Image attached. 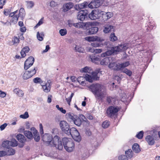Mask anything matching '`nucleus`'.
Instances as JSON below:
<instances>
[{"label": "nucleus", "instance_id": "43", "mask_svg": "<svg viewBox=\"0 0 160 160\" xmlns=\"http://www.w3.org/2000/svg\"><path fill=\"white\" fill-rule=\"evenodd\" d=\"M123 72L126 73L129 76H131L132 74V71L127 68L124 69L123 71Z\"/></svg>", "mask_w": 160, "mask_h": 160}, {"label": "nucleus", "instance_id": "55", "mask_svg": "<svg viewBox=\"0 0 160 160\" xmlns=\"http://www.w3.org/2000/svg\"><path fill=\"white\" fill-rule=\"evenodd\" d=\"M85 38L86 40L88 41L89 42L94 41V37L89 36L86 37Z\"/></svg>", "mask_w": 160, "mask_h": 160}, {"label": "nucleus", "instance_id": "25", "mask_svg": "<svg viewBox=\"0 0 160 160\" xmlns=\"http://www.w3.org/2000/svg\"><path fill=\"white\" fill-rule=\"evenodd\" d=\"M16 138L19 142H25L26 139L25 136L21 134H18L16 136Z\"/></svg>", "mask_w": 160, "mask_h": 160}, {"label": "nucleus", "instance_id": "45", "mask_svg": "<svg viewBox=\"0 0 160 160\" xmlns=\"http://www.w3.org/2000/svg\"><path fill=\"white\" fill-rule=\"evenodd\" d=\"M109 125V122L108 121H105L102 124V126L103 128H107Z\"/></svg>", "mask_w": 160, "mask_h": 160}, {"label": "nucleus", "instance_id": "60", "mask_svg": "<svg viewBox=\"0 0 160 160\" xmlns=\"http://www.w3.org/2000/svg\"><path fill=\"white\" fill-rule=\"evenodd\" d=\"M69 117L70 118L72 119L73 121L74 119L76 117H77V116H73L71 113H69L68 114Z\"/></svg>", "mask_w": 160, "mask_h": 160}, {"label": "nucleus", "instance_id": "27", "mask_svg": "<svg viewBox=\"0 0 160 160\" xmlns=\"http://www.w3.org/2000/svg\"><path fill=\"white\" fill-rule=\"evenodd\" d=\"M110 61L109 58H105L101 60L100 62V64L103 66L107 65L110 62Z\"/></svg>", "mask_w": 160, "mask_h": 160}, {"label": "nucleus", "instance_id": "31", "mask_svg": "<svg viewBox=\"0 0 160 160\" xmlns=\"http://www.w3.org/2000/svg\"><path fill=\"white\" fill-rule=\"evenodd\" d=\"M125 153V156L128 158H131L133 157V153L131 149H128V150L126 151Z\"/></svg>", "mask_w": 160, "mask_h": 160}, {"label": "nucleus", "instance_id": "16", "mask_svg": "<svg viewBox=\"0 0 160 160\" xmlns=\"http://www.w3.org/2000/svg\"><path fill=\"white\" fill-rule=\"evenodd\" d=\"M101 5L100 2L98 0L92 1L88 5V7L90 8H97Z\"/></svg>", "mask_w": 160, "mask_h": 160}, {"label": "nucleus", "instance_id": "61", "mask_svg": "<svg viewBox=\"0 0 160 160\" xmlns=\"http://www.w3.org/2000/svg\"><path fill=\"white\" fill-rule=\"evenodd\" d=\"M24 51L26 53H28L29 51V48L28 47L26 46L25 47L23 48H22Z\"/></svg>", "mask_w": 160, "mask_h": 160}, {"label": "nucleus", "instance_id": "22", "mask_svg": "<svg viewBox=\"0 0 160 160\" xmlns=\"http://www.w3.org/2000/svg\"><path fill=\"white\" fill-rule=\"evenodd\" d=\"M146 140L148 142L149 145H152L155 143V141L153 137L150 135H148L146 138Z\"/></svg>", "mask_w": 160, "mask_h": 160}, {"label": "nucleus", "instance_id": "19", "mask_svg": "<svg viewBox=\"0 0 160 160\" xmlns=\"http://www.w3.org/2000/svg\"><path fill=\"white\" fill-rule=\"evenodd\" d=\"M88 4L87 2H85L82 3L75 5L74 8L76 10H79L82 9L87 8L88 7Z\"/></svg>", "mask_w": 160, "mask_h": 160}, {"label": "nucleus", "instance_id": "62", "mask_svg": "<svg viewBox=\"0 0 160 160\" xmlns=\"http://www.w3.org/2000/svg\"><path fill=\"white\" fill-rule=\"evenodd\" d=\"M42 19V18L40 19V20L39 21L37 24L34 27V28H37L43 22Z\"/></svg>", "mask_w": 160, "mask_h": 160}, {"label": "nucleus", "instance_id": "44", "mask_svg": "<svg viewBox=\"0 0 160 160\" xmlns=\"http://www.w3.org/2000/svg\"><path fill=\"white\" fill-rule=\"evenodd\" d=\"M74 95V93H72L71 94L70 96L68 98H66V100L67 102L68 105H70V102L71 101Z\"/></svg>", "mask_w": 160, "mask_h": 160}, {"label": "nucleus", "instance_id": "11", "mask_svg": "<svg viewBox=\"0 0 160 160\" xmlns=\"http://www.w3.org/2000/svg\"><path fill=\"white\" fill-rule=\"evenodd\" d=\"M34 62V58L30 56L26 59L24 62V69L25 70H27L32 66Z\"/></svg>", "mask_w": 160, "mask_h": 160}, {"label": "nucleus", "instance_id": "58", "mask_svg": "<svg viewBox=\"0 0 160 160\" xmlns=\"http://www.w3.org/2000/svg\"><path fill=\"white\" fill-rule=\"evenodd\" d=\"M40 132L41 133V135L43 134V126L41 123L39 124Z\"/></svg>", "mask_w": 160, "mask_h": 160}, {"label": "nucleus", "instance_id": "4", "mask_svg": "<svg viewBox=\"0 0 160 160\" xmlns=\"http://www.w3.org/2000/svg\"><path fill=\"white\" fill-rule=\"evenodd\" d=\"M128 48V47L126 44H121L117 47H113L111 50L102 53L101 56L102 57H104L106 56L110 55L115 52L124 51L127 50Z\"/></svg>", "mask_w": 160, "mask_h": 160}, {"label": "nucleus", "instance_id": "8", "mask_svg": "<svg viewBox=\"0 0 160 160\" xmlns=\"http://www.w3.org/2000/svg\"><path fill=\"white\" fill-rule=\"evenodd\" d=\"M119 110L118 107L111 106L108 108L106 112L109 117L111 118H115L117 116Z\"/></svg>", "mask_w": 160, "mask_h": 160}, {"label": "nucleus", "instance_id": "13", "mask_svg": "<svg viewBox=\"0 0 160 160\" xmlns=\"http://www.w3.org/2000/svg\"><path fill=\"white\" fill-rule=\"evenodd\" d=\"M88 15V11L87 10H81L78 13L77 18L79 20L83 21L87 17Z\"/></svg>", "mask_w": 160, "mask_h": 160}, {"label": "nucleus", "instance_id": "42", "mask_svg": "<svg viewBox=\"0 0 160 160\" xmlns=\"http://www.w3.org/2000/svg\"><path fill=\"white\" fill-rule=\"evenodd\" d=\"M91 143L92 147L94 148H96L98 146V142L96 139H94L92 141H91Z\"/></svg>", "mask_w": 160, "mask_h": 160}, {"label": "nucleus", "instance_id": "37", "mask_svg": "<svg viewBox=\"0 0 160 160\" xmlns=\"http://www.w3.org/2000/svg\"><path fill=\"white\" fill-rule=\"evenodd\" d=\"M80 71L82 72L89 73L91 71V68L88 67H86L84 68H82L81 69Z\"/></svg>", "mask_w": 160, "mask_h": 160}, {"label": "nucleus", "instance_id": "14", "mask_svg": "<svg viewBox=\"0 0 160 160\" xmlns=\"http://www.w3.org/2000/svg\"><path fill=\"white\" fill-rule=\"evenodd\" d=\"M51 81L49 80L45 83L44 84L43 83L41 84L42 88L45 92L48 93L50 91L51 86Z\"/></svg>", "mask_w": 160, "mask_h": 160}, {"label": "nucleus", "instance_id": "3", "mask_svg": "<svg viewBox=\"0 0 160 160\" xmlns=\"http://www.w3.org/2000/svg\"><path fill=\"white\" fill-rule=\"evenodd\" d=\"M100 71V69H98L95 71L92 72V76L87 74L85 78L83 77L80 76L77 78L78 82L81 85H84L85 84V80L89 82H92L93 80H98L99 77L98 76V74Z\"/></svg>", "mask_w": 160, "mask_h": 160}, {"label": "nucleus", "instance_id": "36", "mask_svg": "<svg viewBox=\"0 0 160 160\" xmlns=\"http://www.w3.org/2000/svg\"><path fill=\"white\" fill-rule=\"evenodd\" d=\"M109 38L110 40L112 42L115 41L118 39L117 37L115 35L114 33H111L110 35Z\"/></svg>", "mask_w": 160, "mask_h": 160}, {"label": "nucleus", "instance_id": "1", "mask_svg": "<svg viewBox=\"0 0 160 160\" xmlns=\"http://www.w3.org/2000/svg\"><path fill=\"white\" fill-rule=\"evenodd\" d=\"M88 88L98 100H102L106 95V88L102 84L98 83L93 84L89 86Z\"/></svg>", "mask_w": 160, "mask_h": 160}, {"label": "nucleus", "instance_id": "30", "mask_svg": "<svg viewBox=\"0 0 160 160\" xmlns=\"http://www.w3.org/2000/svg\"><path fill=\"white\" fill-rule=\"evenodd\" d=\"M86 23V22L84 23L82 22H79L77 23H73V25L76 28H83V26L85 28V24Z\"/></svg>", "mask_w": 160, "mask_h": 160}, {"label": "nucleus", "instance_id": "23", "mask_svg": "<svg viewBox=\"0 0 160 160\" xmlns=\"http://www.w3.org/2000/svg\"><path fill=\"white\" fill-rule=\"evenodd\" d=\"M90 58L92 62L96 64H97L98 62L101 60L100 57L93 55H90Z\"/></svg>", "mask_w": 160, "mask_h": 160}, {"label": "nucleus", "instance_id": "38", "mask_svg": "<svg viewBox=\"0 0 160 160\" xmlns=\"http://www.w3.org/2000/svg\"><path fill=\"white\" fill-rule=\"evenodd\" d=\"M9 144L10 146L15 147L18 145V142L15 139H12V141H10Z\"/></svg>", "mask_w": 160, "mask_h": 160}, {"label": "nucleus", "instance_id": "64", "mask_svg": "<svg viewBox=\"0 0 160 160\" xmlns=\"http://www.w3.org/2000/svg\"><path fill=\"white\" fill-rule=\"evenodd\" d=\"M49 49L50 47L49 45H46V46L45 49L42 51V53H43L47 52L48 51V50Z\"/></svg>", "mask_w": 160, "mask_h": 160}, {"label": "nucleus", "instance_id": "18", "mask_svg": "<svg viewBox=\"0 0 160 160\" xmlns=\"http://www.w3.org/2000/svg\"><path fill=\"white\" fill-rule=\"evenodd\" d=\"M108 67L113 70L114 71H120L119 63H117L116 62L110 63L108 66Z\"/></svg>", "mask_w": 160, "mask_h": 160}, {"label": "nucleus", "instance_id": "57", "mask_svg": "<svg viewBox=\"0 0 160 160\" xmlns=\"http://www.w3.org/2000/svg\"><path fill=\"white\" fill-rule=\"evenodd\" d=\"M7 152L5 151H0V157H3L6 155Z\"/></svg>", "mask_w": 160, "mask_h": 160}, {"label": "nucleus", "instance_id": "52", "mask_svg": "<svg viewBox=\"0 0 160 160\" xmlns=\"http://www.w3.org/2000/svg\"><path fill=\"white\" fill-rule=\"evenodd\" d=\"M114 79L115 80L117 81V82L118 83H119L120 82L121 78L118 75H115L114 77Z\"/></svg>", "mask_w": 160, "mask_h": 160}, {"label": "nucleus", "instance_id": "33", "mask_svg": "<svg viewBox=\"0 0 160 160\" xmlns=\"http://www.w3.org/2000/svg\"><path fill=\"white\" fill-rule=\"evenodd\" d=\"M120 71L122 70V69L123 68H125L126 67L128 66L130 63L129 61H127L126 62H123L122 63L120 64Z\"/></svg>", "mask_w": 160, "mask_h": 160}, {"label": "nucleus", "instance_id": "29", "mask_svg": "<svg viewBox=\"0 0 160 160\" xmlns=\"http://www.w3.org/2000/svg\"><path fill=\"white\" fill-rule=\"evenodd\" d=\"M7 149H8V150H6L7 151V155H12L15 154V150L11 147H9Z\"/></svg>", "mask_w": 160, "mask_h": 160}, {"label": "nucleus", "instance_id": "9", "mask_svg": "<svg viewBox=\"0 0 160 160\" xmlns=\"http://www.w3.org/2000/svg\"><path fill=\"white\" fill-rule=\"evenodd\" d=\"M102 11L101 10L96 9L93 10L89 14V17L90 19L92 20L100 19L102 14Z\"/></svg>", "mask_w": 160, "mask_h": 160}, {"label": "nucleus", "instance_id": "49", "mask_svg": "<svg viewBox=\"0 0 160 160\" xmlns=\"http://www.w3.org/2000/svg\"><path fill=\"white\" fill-rule=\"evenodd\" d=\"M59 33L62 36L65 35L67 33V31L65 29H61L59 30Z\"/></svg>", "mask_w": 160, "mask_h": 160}, {"label": "nucleus", "instance_id": "53", "mask_svg": "<svg viewBox=\"0 0 160 160\" xmlns=\"http://www.w3.org/2000/svg\"><path fill=\"white\" fill-rule=\"evenodd\" d=\"M119 160H128L126 156L124 155H121L118 157Z\"/></svg>", "mask_w": 160, "mask_h": 160}, {"label": "nucleus", "instance_id": "40", "mask_svg": "<svg viewBox=\"0 0 160 160\" xmlns=\"http://www.w3.org/2000/svg\"><path fill=\"white\" fill-rule=\"evenodd\" d=\"M19 16L18 15H14L11 19V22L15 23L17 22Z\"/></svg>", "mask_w": 160, "mask_h": 160}, {"label": "nucleus", "instance_id": "50", "mask_svg": "<svg viewBox=\"0 0 160 160\" xmlns=\"http://www.w3.org/2000/svg\"><path fill=\"white\" fill-rule=\"evenodd\" d=\"M12 41L13 43V44H15L19 42V38L17 37H14L12 39Z\"/></svg>", "mask_w": 160, "mask_h": 160}, {"label": "nucleus", "instance_id": "6", "mask_svg": "<svg viewBox=\"0 0 160 160\" xmlns=\"http://www.w3.org/2000/svg\"><path fill=\"white\" fill-rule=\"evenodd\" d=\"M85 28L86 30V33L88 35L95 34L98 30V28L94 26L92 22H86Z\"/></svg>", "mask_w": 160, "mask_h": 160}, {"label": "nucleus", "instance_id": "24", "mask_svg": "<svg viewBox=\"0 0 160 160\" xmlns=\"http://www.w3.org/2000/svg\"><path fill=\"white\" fill-rule=\"evenodd\" d=\"M132 150L136 153H138L141 151L139 144L137 143L134 144L132 145Z\"/></svg>", "mask_w": 160, "mask_h": 160}, {"label": "nucleus", "instance_id": "35", "mask_svg": "<svg viewBox=\"0 0 160 160\" xmlns=\"http://www.w3.org/2000/svg\"><path fill=\"white\" fill-rule=\"evenodd\" d=\"M9 142L10 141L8 140L3 141L2 144V147L7 148L10 147Z\"/></svg>", "mask_w": 160, "mask_h": 160}, {"label": "nucleus", "instance_id": "12", "mask_svg": "<svg viewBox=\"0 0 160 160\" xmlns=\"http://www.w3.org/2000/svg\"><path fill=\"white\" fill-rule=\"evenodd\" d=\"M60 126L62 131L67 134L70 129L69 124L66 121H62L60 123Z\"/></svg>", "mask_w": 160, "mask_h": 160}, {"label": "nucleus", "instance_id": "34", "mask_svg": "<svg viewBox=\"0 0 160 160\" xmlns=\"http://www.w3.org/2000/svg\"><path fill=\"white\" fill-rule=\"evenodd\" d=\"M115 101V98L114 97L110 96L107 97V101L109 104L112 103Z\"/></svg>", "mask_w": 160, "mask_h": 160}, {"label": "nucleus", "instance_id": "48", "mask_svg": "<svg viewBox=\"0 0 160 160\" xmlns=\"http://www.w3.org/2000/svg\"><path fill=\"white\" fill-rule=\"evenodd\" d=\"M27 7L28 8H31L33 7L34 4L33 2L30 1H27Z\"/></svg>", "mask_w": 160, "mask_h": 160}, {"label": "nucleus", "instance_id": "63", "mask_svg": "<svg viewBox=\"0 0 160 160\" xmlns=\"http://www.w3.org/2000/svg\"><path fill=\"white\" fill-rule=\"evenodd\" d=\"M20 53L22 58H24L26 56V53L22 49L20 52Z\"/></svg>", "mask_w": 160, "mask_h": 160}, {"label": "nucleus", "instance_id": "47", "mask_svg": "<svg viewBox=\"0 0 160 160\" xmlns=\"http://www.w3.org/2000/svg\"><path fill=\"white\" fill-rule=\"evenodd\" d=\"M143 132L142 131H140L136 135V137L138 139H142L143 136Z\"/></svg>", "mask_w": 160, "mask_h": 160}, {"label": "nucleus", "instance_id": "7", "mask_svg": "<svg viewBox=\"0 0 160 160\" xmlns=\"http://www.w3.org/2000/svg\"><path fill=\"white\" fill-rule=\"evenodd\" d=\"M68 135L70 134L72 138L75 141L80 142L81 140V136L78 131L76 128L74 127L72 128L68 132Z\"/></svg>", "mask_w": 160, "mask_h": 160}, {"label": "nucleus", "instance_id": "10", "mask_svg": "<svg viewBox=\"0 0 160 160\" xmlns=\"http://www.w3.org/2000/svg\"><path fill=\"white\" fill-rule=\"evenodd\" d=\"M37 68L34 67L32 69L26 71L23 74L22 78L24 80L28 79L34 75L36 72Z\"/></svg>", "mask_w": 160, "mask_h": 160}, {"label": "nucleus", "instance_id": "28", "mask_svg": "<svg viewBox=\"0 0 160 160\" xmlns=\"http://www.w3.org/2000/svg\"><path fill=\"white\" fill-rule=\"evenodd\" d=\"M13 92L19 97H22L24 94L23 91L18 88L15 89L13 90Z\"/></svg>", "mask_w": 160, "mask_h": 160}, {"label": "nucleus", "instance_id": "46", "mask_svg": "<svg viewBox=\"0 0 160 160\" xmlns=\"http://www.w3.org/2000/svg\"><path fill=\"white\" fill-rule=\"evenodd\" d=\"M29 117L28 112H26L23 114L20 115V117L22 118L26 119L28 118Z\"/></svg>", "mask_w": 160, "mask_h": 160}, {"label": "nucleus", "instance_id": "2", "mask_svg": "<svg viewBox=\"0 0 160 160\" xmlns=\"http://www.w3.org/2000/svg\"><path fill=\"white\" fill-rule=\"evenodd\" d=\"M43 142H46L52 147H55L59 150H62L63 145L59 137L56 136L53 138L52 136L48 134H45L42 137Z\"/></svg>", "mask_w": 160, "mask_h": 160}, {"label": "nucleus", "instance_id": "51", "mask_svg": "<svg viewBox=\"0 0 160 160\" xmlns=\"http://www.w3.org/2000/svg\"><path fill=\"white\" fill-rule=\"evenodd\" d=\"M101 44L98 42H93L91 43V45L93 47H100Z\"/></svg>", "mask_w": 160, "mask_h": 160}, {"label": "nucleus", "instance_id": "17", "mask_svg": "<svg viewBox=\"0 0 160 160\" xmlns=\"http://www.w3.org/2000/svg\"><path fill=\"white\" fill-rule=\"evenodd\" d=\"M30 129L31 130L33 131V138H34L35 141L37 142H39L40 139V137L37 130L34 127L31 128Z\"/></svg>", "mask_w": 160, "mask_h": 160}, {"label": "nucleus", "instance_id": "41", "mask_svg": "<svg viewBox=\"0 0 160 160\" xmlns=\"http://www.w3.org/2000/svg\"><path fill=\"white\" fill-rule=\"evenodd\" d=\"M33 82L35 83H40L41 85L43 83V82L42 81L41 79L39 78H36L33 79Z\"/></svg>", "mask_w": 160, "mask_h": 160}, {"label": "nucleus", "instance_id": "39", "mask_svg": "<svg viewBox=\"0 0 160 160\" xmlns=\"http://www.w3.org/2000/svg\"><path fill=\"white\" fill-rule=\"evenodd\" d=\"M44 36L43 32H42L40 33L38 32L37 33V37L38 39L40 41H42L43 40L42 36Z\"/></svg>", "mask_w": 160, "mask_h": 160}, {"label": "nucleus", "instance_id": "56", "mask_svg": "<svg viewBox=\"0 0 160 160\" xmlns=\"http://www.w3.org/2000/svg\"><path fill=\"white\" fill-rule=\"evenodd\" d=\"M103 41V39H101V38L100 37H94V41H97L100 42H101L102 41Z\"/></svg>", "mask_w": 160, "mask_h": 160}, {"label": "nucleus", "instance_id": "32", "mask_svg": "<svg viewBox=\"0 0 160 160\" xmlns=\"http://www.w3.org/2000/svg\"><path fill=\"white\" fill-rule=\"evenodd\" d=\"M74 123L78 126H80L82 123V121L77 116L73 120Z\"/></svg>", "mask_w": 160, "mask_h": 160}, {"label": "nucleus", "instance_id": "5", "mask_svg": "<svg viewBox=\"0 0 160 160\" xmlns=\"http://www.w3.org/2000/svg\"><path fill=\"white\" fill-rule=\"evenodd\" d=\"M63 146L68 152L72 151L74 148V143L71 138H64L62 139Z\"/></svg>", "mask_w": 160, "mask_h": 160}, {"label": "nucleus", "instance_id": "59", "mask_svg": "<svg viewBox=\"0 0 160 160\" xmlns=\"http://www.w3.org/2000/svg\"><path fill=\"white\" fill-rule=\"evenodd\" d=\"M7 124L6 123H5L4 124L1 125L0 126V128L1 131L3 130L6 127Z\"/></svg>", "mask_w": 160, "mask_h": 160}, {"label": "nucleus", "instance_id": "15", "mask_svg": "<svg viewBox=\"0 0 160 160\" xmlns=\"http://www.w3.org/2000/svg\"><path fill=\"white\" fill-rule=\"evenodd\" d=\"M102 14L101 17L104 22L108 20L112 17L113 16L112 12H105L102 11Z\"/></svg>", "mask_w": 160, "mask_h": 160}, {"label": "nucleus", "instance_id": "20", "mask_svg": "<svg viewBox=\"0 0 160 160\" xmlns=\"http://www.w3.org/2000/svg\"><path fill=\"white\" fill-rule=\"evenodd\" d=\"M74 5L73 3L71 2H69L68 3H66L63 5V11L65 12L68 11L73 7Z\"/></svg>", "mask_w": 160, "mask_h": 160}, {"label": "nucleus", "instance_id": "21", "mask_svg": "<svg viewBox=\"0 0 160 160\" xmlns=\"http://www.w3.org/2000/svg\"><path fill=\"white\" fill-rule=\"evenodd\" d=\"M114 30V27L110 25H106L105 26L103 30L104 33H108Z\"/></svg>", "mask_w": 160, "mask_h": 160}, {"label": "nucleus", "instance_id": "54", "mask_svg": "<svg viewBox=\"0 0 160 160\" xmlns=\"http://www.w3.org/2000/svg\"><path fill=\"white\" fill-rule=\"evenodd\" d=\"M78 117L80 119V120L85 122H86L87 120V119L85 116L82 114H80Z\"/></svg>", "mask_w": 160, "mask_h": 160}, {"label": "nucleus", "instance_id": "26", "mask_svg": "<svg viewBox=\"0 0 160 160\" xmlns=\"http://www.w3.org/2000/svg\"><path fill=\"white\" fill-rule=\"evenodd\" d=\"M24 135L27 137V138L30 139H32L33 138V135L31 132L29 131H25L23 132Z\"/></svg>", "mask_w": 160, "mask_h": 160}]
</instances>
